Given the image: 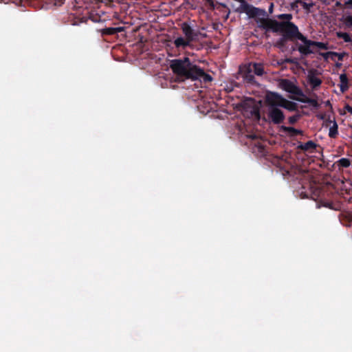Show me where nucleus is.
I'll return each instance as SVG.
<instances>
[{
	"mask_svg": "<svg viewBox=\"0 0 352 352\" xmlns=\"http://www.w3.org/2000/svg\"><path fill=\"white\" fill-rule=\"evenodd\" d=\"M170 67L177 78L182 80H199L204 83L212 80V77L210 74H206L199 66L193 64L188 57L172 60Z\"/></svg>",
	"mask_w": 352,
	"mask_h": 352,
	"instance_id": "f257e3e1",
	"label": "nucleus"
},
{
	"mask_svg": "<svg viewBox=\"0 0 352 352\" xmlns=\"http://www.w3.org/2000/svg\"><path fill=\"white\" fill-rule=\"evenodd\" d=\"M181 29L185 38L177 37L174 41V45L177 49H186L187 47H192V42L197 41L201 34L199 30H195L190 23L184 22L181 24Z\"/></svg>",
	"mask_w": 352,
	"mask_h": 352,
	"instance_id": "f03ea898",
	"label": "nucleus"
},
{
	"mask_svg": "<svg viewBox=\"0 0 352 352\" xmlns=\"http://www.w3.org/2000/svg\"><path fill=\"white\" fill-rule=\"evenodd\" d=\"M278 32L283 34L285 39L294 41L304 38V35L299 32L298 26L291 21H280Z\"/></svg>",
	"mask_w": 352,
	"mask_h": 352,
	"instance_id": "7ed1b4c3",
	"label": "nucleus"
},
{
	"mask_svg": "<svg viewBox=\"0 0 352 352\" xmlns=\"http://www.w3.org/2000/svg\"><path fill=\"white\" fill-rule=\"evenodd\" d=\"M267 115L269 121L274 124L283 123L285 118L283 111L279 107L267 108Z\"/></svg>",
	"mask_w": 352,
	"mask_h": 352,
	"instance_id": "20e7f679",
	"label": "nucleus"
},
{
	"mask_svg": "<svg viewBox=\"0 0 352 352\" xmlns=\"http://www.w3.org/2000/svg\"><path fill=\"white\" fill-rule=\"evenodd\" d=\"M299 40L301 41L305 45H298V50L302 55L304 56H307L312 53V51L310 49L311 46H318L321 48H323L324 45L322 43L309 40L305 36L304 38Z\"/></svg>",
	"mask_w": 352,
	"mask_h": 352,
	"instance_id": "39448f33",
	"label": "nucleus"
},
{
	"mask_svg": "<svg viewBox=\"0 0 352 352\" xmlns=\"http://www.w3.org/2000/svg\"><path fill=\"white\" fill-rule=\"evenodd\" d=\"M283 98L280 94L276 92H268L265 100L267 108L280 107Z\"/></svg>",
	"mask_w": 352,
	"mask_h": 352,
	"instance_id": "423d86ee",
	"label": "nucleus"
},
{
	"mask_svg": "<svg viewBox=\"0 0 352 352\" xmlns=\"http://www.w3.org/2000/svg\"><path fill=\"white\" fill-rule=\"evenodd\" d=\"M280 87L285 91L298 96H305L303 91L293 82L288 79H283L280 82Z\"/></svg>",
	"mask_w": 352,
	"mask_h": 352,
	"instance_id": "0eeeda50",
	"label": "nucleus"
},
{
	"mask_svg": "<svg viewBox=\"0 0 352 352\" xmlns=\"http://www.w3.org/2000/svg\"><path fill=\"white\" fill-rule=\"evenodd\" d=\"M320 74V73L316 69L308 70L307 79L312 90H317L322 82V80L318 76Z\"/></svg>",
	"mask_w": 352,
	"mask_h": 352,
	"instance_id": "6e6552de",
	"label": "nucleus"
},
{
	"mask_svg": "<svg viewBox=\"0 0 352 352\" xmlns=\"http://www.w3.org/2000/svg\"><path fill=\"white\" fill-rule=\"evenodd\" d=\"M240 72L243 80L251 85H255L256 83L254 78V74L252 69V67L250 63L243 65L240 67Z\"/></svg>",
	"mask_w": 352,
	"mask_h": 352,
	"instance_id": "1a4fd4ad",
	"label": "nucleus"
},
{
	"mask_svg": "<svg viewBox=\"0 0 352 352\" xmlns=\"http://www.w3.org/2000/svg\"><path fill=\"white\" fill-rule=\"evenodd\" d=\"M241 7L243 12H245L251 18L264 15L265 14V11L264 10L256 8L248 3L246 1L243 5H241Z\"/></svg>",
	"mask_w": 352,
	"mask_h": 352,
	"instance_id": "9d476101",
	"label": "nucleus"
},
{
	"mask_svg": "<svg viewBox=\"0 0 352 352\" xmlns=\"http://www.w3.org/2000/svg\"><path fill=\"white\" fill-rule=\"evenodd\" d=\"M259 27L267 30H272L274 32H278V26L280 21H277L274 19H261L259 20Z\"/></svg>",
	"mask_w": 352,
	"mask_h": 352,
	"instance_id": "9b49d317",
	"label": "nucleus"
},
{
	"mask_svg": "<svg viewBox=\"0 0 352 352\" xmlns=\"http://www.w3.org/2000/svg\"><path fill=\"white\" fill-rule=\"evenodd\" d=\"M301 98H292L294 100H296L299 102H303V103H307L310 104L312 107L315 109H318L320 107V104L317 101L316 99L311 98L307 97L305 95V96H300Z\"/></svg>",
	"mask_w": 352,
	"mask_h": 352,
	"instance_id": "f8f14e48",
	"label": "nucleus"
},
{
	"mask_svg": "<svg viewBox=\"0 0 352 352\" xmlns=\"http://www.w3.org/2000/svg\"><path fill=\"white\" fill-rule=\"evenodd\" d=\"M250 65L252 67L253 73L254 75L258 76H262L265 74L264 69V65L261 63H250Z\"/></svg>",
	"mask_w": 352,
	"mask_h": 352,
	"instance_id": "ddd939ff",
	"label": "nucleus"
},
{
	"mask_svg": "<svg viewBox=\"0 0 352 352\" xmlns=\"http://www.w3.org/2000/svg\"><path fill=\"white\" fill-rule=\"evenodd\" d=\"M124 30V27L106 28L100 30V33L102 36L114 35L119 32H123Z\"/></svg>",
	"mask_w": 352,
	"mask_h": 352,
	"instance_id": "4468645a",
	"label": "nucleus"
},
{
	"mask_svg": "<svg viewBox=\"0 0 352 352\" xmlns=\"http://www.w3.org/2000/svg\"><path fill=\"white\" fill-rule=\"evenodd\" d=\"M339 78H340V89L342 93H344L349 88V79H348L347 75L345 73L341 74L340 75Z\"/></svg>",
	"mask_w": 352,
	"mask_h": 352,
	"instance_id": "2eb2a0df",
	"label": "nucleus"
},
{
	"mask_svg": "<svg viewBox=\"0 0 352 352\" xmlns=\"http://www.w3.org/2000/svg\"><path fill=\"white\" fill-rule=\"evenodd\" d=\"M280 107H283L289 111H298V104L294 102L285 99V98H283Z\"/></svg>",
	"mask_w": 352,
	"mask_h": 352,
	"instance_id": "dca6fc26",
	"label": "nucleus"
},
{
	"mask_svg": "<svg viewBox=\"0 0 352 352\" xmlns=\"http://www.w3.org/2000/svg\"><path fill=\"white\" fill-rule=\"evenodd\" d=\"M316 146L317 145L314 142H313L312 140H309L304 144H300L298 146V148L304 151H308L315 149Z\"/></svg>",
	"mask_w": 352,
	"mask_h": 352,
	"instance_id": "f3484780",
	"label": "nucleus"
},
{
	"mask_svg": "<svg viewBox=\"0 0 352 352\" xmlns=\"http://www.w3.org/2000/svg\"><path fill=\"white\" fill-rule=\"evenodd\" d=\"M282 130L285 132L289 133L292 136H296L298 135H302V131L295 129L292 126H282Z\"/></svg>",
	"mask_w": 352,
	"mask_h": 352,
	"instance_id": "a211bd4d",
	"label": "nucleus"
},
{
	"mask_svg": "<svg viewBox=\"0 0 352 352\" xmlns=\"http://www.w3.org/2000/svg\"><path fill=\"white\" fill-rule=\"evenodd\" d=\"M338 134V124L336 121H333V126L329 129V135L331 138H335Z\"/></svg>",
	"mask_w": 352,
	"mask_h": 352,
	"instance_id": "6ab92c4d",
	"label": "nucleus"
},
{
	"mask_svg": "<svg viewBox=\"0 0 352 352\" xmlns=\"http://www.w3.org/2000/svg\"><path fill=\"white\" fill-rule=\"evenodd\" d=\"M337 36L339 38H342L346 43H352V39L350 35L346 32H337Z\"/></svg>",
	"mask_w": 352,
	"mask_h": 352,
	"instance_id": "aec40b11",
	"label": "nucleus"
},
{
	"mask_svg": "<svg viewBox=\"0 0 352 352\" xmlns=\"http://www.w3.org/2000/svg\"><path fill=\"white\" fill-rule=\"evenodd\" d=\"M338 165L340 167L348 168L351 165V160L348 158H341L338 161Z\"/></svg>",
	"mask_w": 352,
	"mask_h": 352,
	"instance_id": "412c9836",
	"label": "nucleus"
},
{
	"mask_svg": "<svg viewBox=\"0 0 352 352\" xmlns=\"http://www.w3.org/2000/svg\"><path fill=\"white\" fill-rule=\"evenodd\" d=\"M278 19L280 20H285V21H290L292 19L293 16L292 14H280L277 16Z\"/></svg>",
	"mask_w": 352,
	"mask_h": 352,
	"instance_id": "4be33fe9",
	"label": "nucleus"
},
{
	"mask_svg": "<svg viewBox=\"0 0 352 352\" xmlns=\"http://www.w3.org/2000/svg\"><path fill=\"white\" fill-rule=\"evenodd\" d=\"M300 118V115L298 113V114H296V115L289 117L288 121H289V124H294L296 122H297Z\"/></svg>",
	"mask_w": 352,
	"mask_h": 352,
	"instance_id": "5701e85b",
	"label": "nucleus"
},
{
	"mask_svg": "<svg viewBox=\"0 0 352 352\" xmlns=\"http://www.w3.org/2000/svg\"><path fill=\"white\" fill-rule=\"evenodd\" d=\"M297 3H300L305 10H309V9L314 6L313 3H307L302 0H296Z\"/></svg>",
	"mask_w": 352,
	"mask_h": 352,
	"instance_id": "b1692460",
	"label": "nucleus"
},
{
	"mask_svg": "<svg viewBox=\"0 0 352 352\" xmlns=\"http://www.w3.org/2000/svg\"><path fill=\"white\" fill-rule=\"evenodd\" d=\"M344 23L346 26L351 28L352 27V16L349 15L344 17Z\"/></svg>",
	"mask_w": 352,
	"mask_h": 352,
	"instance_id": "393cba45",
	"label": "nucleus"
},
{
	"mask_svg": "<svg viewBox=\"0 0 352 352\" xmlns=\"http://www.w3.org/2000/svg\"><path fill=\"white\" fill-rule=\"evenodd\" d=\"M327 54H331L333 56H336L338 58V59L340 61H342L343 60V58H344V54H340V53H338V52H328Z\"/></svg>",
	"mask_w": 352,
	"mask_h": 352,
	"instance_id": "a878e982",
	"label": "nucleus"
},
{
	"mask_svg": "<svg viewBox=\"0 0 352 352\" xmlns=\"http://www.w3.org/2000/svg\"><path fill=\"white\" fill-rule=\"evenodd\" d=\"M279 64H283V63H292L296 64L297 63L296 59L292 58H287L285 60H282L281 63H278Z\"/></svg>",
	"mask_w": 352,
	"mask_h": 352,
	"instance_id": "bb28decb",
	"label": "nucleus"
},
{
	"mask_svg": "<svg viewBox=\"0 0 352 352\" xmlns=\"http://www.w3.org/2000/svg\"><path fill=\"white\" fill-rule=\"evenodd\" d=\"M344 109H346V111H347V112H349V113H351L352 115V107L351 106H350L349 104H346L344 107Z\"/></svg>",
	"mask_w": 352,
	"mask_h": 352,
	"instance_id": "cd10ccee",
	"label": "nucleus"
},
{
	"mask_svg": "<svg viewBox=\"0 0 352 352\" xmlns=\"http://www.w3.org/2000/svg\"><path fill=\"white\" fill-rule=\"evenodd\" d=\"M209 6H210L211 9L214 10L215 8L214 3L213 0H207Z\"/></svg>",
	"mask_w": 352,
	"mask_h": 352,
	"instance_id": "c85d7f7f",
	"label": "nucleus"
},
{
	"mask_svg": "<svg viewBox=\"0 0 352 352\" xmlns=\"http://www.w3.org/2000/svg\"><path fill=\"white\" fill-rule=\"evenodd\" d=\"M345 5L347 6V8H352V0H348L347 1H346Z\"/></svg>",
	"mask_w": 352,
	"mask_h": 352,
	"instance_id": "c756f323",
	"label": "nucleus"
},
{
	"mask_svg": "<svg viewBox=\"0 0 352 352\" xmlns=\"http://www.w3.org/2000/svg\"><path fill=\"white\" fill-rule=\"evenodd\" d=\"M296 4H297L296 1L295 3H292V8L293 9H294L296 7H297Z\"/></svg>",
	"mask_w": 352,
	"mask_h": 352,
	"instance_id": "7c9ffc66",
	"label": "nucleus"
},
{
	"mask_svg": "<svg viewBox=\"0 0 352 352\" xmlns=\"http://www.w3.org/2000/svg\"><path fill=\"white\" fill-rule=\"evenodd\" d=\"M278 44L279 45H283L284 44V39H281L279 42H278Z\"/></svg>",
	"mask_w": 352,
	"mask_h": 352,
	"instance_id": "2f4dec72",
	"label": "nucleus"
},
{
	"mask_svg": "<svg viewBox=\"0 0 352 352\" xmlns=\"http://www.w3.org/2000/svg\"><path fill=\"white\" fill-rule=\"evenodd\" d=\"M272 9H273V4L272 3V4L270 5V6L269 11H270V12H272Z\"/></svg>",
	"mask_w": 352,
	"mask_h": 352,
	"instance_id": "473e14b6",
	"label": "nucleus"
},
{
	"mask_svg": "<svg viewBox=\"0 0 352 352\" xmlns=\"http://www.w3.org/2000/svg\"><path fill=\"white\" fill-rule=\"evenodd\" d=\"M219 5L221 6H222L223 8H226V6L224 3H219Z\"/></svg>",
	"mask_w": 352,
	"mask_h": 352,
	"instance_id": "72a5a7b5",
	"label": "nucleus"
},
{
	"mask_svg": "<svg viewBox=\"0 0 352 352\" xmlns=\"http://www.w3.org/2000/svg\"><path fill=\"white\" fill-rule=\"evenodd\" d=\"M116 1H117L118 3H120L122 0H115ZM112 1H113V0H112Z\"/></svg>",
	"mask_w": 352,
	"mask_h": 352,
	"instance_id": "f704fd0d",
	"label": "nucleus"
}]
</instances>
